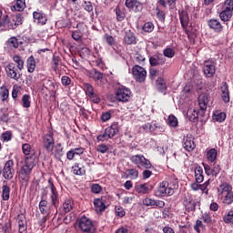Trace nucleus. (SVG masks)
I'll list each match as a JSON object with an SVG mask.
<instances>
[{
	"instance_id": "obj_1",
	"label": "nucleus",
	"mask_w": 233,
	"mask_h": 233,
	"mask_svg": "<svg viewBox=\"0 0 233 233\" xmlns=\"http://www.w3.org/2000/svg\"><path fill=\"white\" fill-rule=\"evenodd\" d=\"M218 194L222 205H232L233 203V190L228 183H223L218 187Z\"/></svg>"
},
{
	"instance_id": "obj_2",
	"label": "nucleus",
	"mask_w": 233,
	"mask_h": 233,
	"mask_svg": "<svg viewBox=\"0 0 233 233\" xmlns=\"http://www.w3.org/2000/svg\"><path fill=\"white\" fill-rule=\"evenodd\" d=\"M177 188V181L174 183L163 181L159 184L157 189L155 192L157 198H166V196H174V190Z\"/></svg>"
},
{
	"instance_id": "obj_3",
	"label": "nucleus",
	"mask_w": 233,
	"mask_h": 233,
	"mask_svg": "<svg viewBox=\"0 0 233 233\" xmlns=\"http://www.w3.org/2000/svg\"><path fill=\"white\" fill-rule=\"evenodd\" d=\"M22 24L23 17L21 16V14L15 15L11 18H9L8 15H5V19L0 22L1 26H5L7 30H15L17 26Z\"/></svg>"
},
{
	"instance_id": "obj_4",
	"label": "nucleus",
	"mask_w": 233,
	"mask_h": 233,
	"mask_svg": "<svg viewBox=\"0 0 233 233\" xmlns=\"http://www.w3.org/2000/svg\"><path fill=\"white\" fill-rule=\"evenodd\" d=\"M130 161L133 165H136L137 168L150 169L152 168V163L143 155H133L130 157Z\"/></svg>"
},
{
	"instance_id": "obj_5",
	"label": "nucleus",
	"mask_w": 233,
	"mask_h": 233,
	"mask_svg": "<svg viewBox=\"0 0 233 233\" xmlns=\"http://www.w3.org/2000/svg\"><path fill=\"white\" fill-rule=\"evenodd\" d=\"M78 227L81 230V232L84 233H96V226L94 225V222L86 216L82 217L79 219Z\"/></svg>"
},
{
	"instance_id": "obj_6",
	"label": "nucleus",
	"mask_w": 233,
	"mask_h": 233,
	"mask_svg": "<svg viewBox=\"0 0 233 233\" xmlns=\"http://www.w3.org/2000/svg\"><path fill=\"white\" fill-rule=\"evenodd\" d=\"M132 97V91L130 88L126 86L118 87L116 92V99L119 103H128Z\"/></svg>"
},
{
	"instance_id": "obj_7",
	"label": "nucleus",
	"mask_w": 233,
	"mask_h": 233,
	"mask_svg": "<svg viewBox=\"0 0 233 233\" xmlns=\"http://www.w3.org/2000/svg\"><path fill=\"white\" fill-rule=\"evenodd\" d=\"M29 159V157H25V165L21 167L19 171L20 182L25 187H28V182L30 181V164L28 163Z\"/></svg>"
},
{
	"instance_id": "obj_8",
	"label": "nucleus",
	"mask_w": 233,
	"mask_h": 233,
	"mask_svg": "<svg viewBox=\"0 0 233 233\" xmlns=\"http://www.w3.org/2000/svg\"><path fill=\"white\" fill-rule=\"evenodd\" d=\"M20 70H23L22 68L17 67V64L11 63L5 66V72L8 77L11 79H15L17 81L21 77V72Z\"/></svg>"
},
{
	"instance_id": "obj_9",
	"label": "nucleus",
	"mask_w": 233,
	"mask_h": 233,
	"mask_svg": "<svg viewBox=\"0 0 233 233\" xmlns=\"http://www.w3.org/2000/svg\"><path fill=\"white\" fill-rule=\"evenodd\" d=\"M133 77L137 83H143L147 79V70L140 66H134L132 68Z\"/></svg>"
},
{
	"instance_id": "obj_10",
	"label": "nucleus",
	"mask_w": 233,
	"mask_h": 233,
	"mask_svg": "<svg viewBox=\"0 0 233 233\" xmlns=\"http://www.w3.org/2000/svg\"><path fill=\"white\" fill-rule=\"evenodd\" d=\"M203 72L206 77H214L216 76V62L206 60L204 62Z\"/></svg>"
},
{
	"instance_id": "obj_11",
	"label": "nucleus",
	"mask_w": 233,
	"mask_h": 233,
	"mask_svg": "<svg viewBox=\"0 0 233 233\" xmlns=\"http://www.w3.org/2000/svg\"><path fill=\"white\" fill-rule=\"evenodd\" d=\"M14 174H15V170H14V161L8 160L5 162L3 168V176L5 179H12V177H14Z\"/></svg>"
},
{
	"instance_id": "obj_12",
	"label": "nucleus",
	"mask_w": 233,
	"mask_h": 233,
	"mask_svg": "<svg viewBox=\"0 0 233 233\" xmlns=\"http://www.w3.org/2000/svg\"><path fill=\"white\" fill-rule=\"evenodd\" d=\"M33 20L34 23H36V25L43 26L44 25H46L48 18H46V15L45 13L37 10L33 13Z\"/></svg>"
},
{
	"instance_id": "obj_13",
	"label": "nucleus",
	"mask_w": 233,
	"mask_h": 233,
	"mask_svg": "<svg viewBox=\"0 0 233 233\" xmlns=\"http://www.w3.org/2000/svg\"><path fill=\"white\" fill-rule=\"evenodd\" d=\"M167 63V58L163 55H154L149 57V65L151 66H163Z\"/></svg>"
},
{
	"instance_id": "obj_14",
	"label": "nucleus",
	"mask_w": 233,
	"mask_h": 233,
	"mask_svg": "<svg viewBox=\"0 0 233 233\" xmlns=\"http://www.w3.org/2000/svg\"><path fill=\"white\" fill-rule=\"evenodd\" d=\"M183 205L187 212H194L196 210V200L191 195H186L183 200Z\"/></svg>"
},
{
	"instance_id": "obj_15",
	"label": "nucleus",
	"mask_w": 233,
	"mask_h": 233,
	"mask_svg": "<svg viewBox=\"0 0 233 233\" xmlns=\"http://www.w3.org/2000/svg\"><path fill=\"white\" fill-rule=\"evenodd\" d=\"M125 5L130 12H140L143 9V5L137 0H126Z\"/></svg>"
},
{
	"instance_id": "obj_16",
	"label": "nucleus",
	"mask_w": 233,
	"mask_h": 233,
	"mask_svg": "<svg viewBox=\"0 0 233 233\" xmlns=\"http://www.w3.org/2000/svg\"><path fill=\"white\" fill-rule=\"evenodd\" d=\"M221 98L224 103L230 102V91L228 90V84L222 82L220 86Z\"/></svg>"
},
{
	"instance_id": "obj_17",
	"label": "nucleus",
	"mask_w": 233,
	"mask_h": 233,
	"mask_svg": "<svg viewBox=\"0 0 233 233\" xmlns=\"http://www.w3.org/2000/svg\"><path fill=\"white\" fill-rule=\"evenodd\" d=\"M56 142L52 135H46L44 137V147L47 152H53Z\"/></svg>"
},
{
	"instance_id": "obj_18",
	"label": "nucleus",
	"mask_w": 233,
	"mask_h": 233,
	"mask_svg": "<svg viewBox=\"0 0 233 233\" xmlns=\"http://www.w3.org/2000/svg\"><path fill=\"white\" fill-rule=\"evenodd\" d=\"M16 223L18 225V232L19 233H27L26 231V218H25V215L20 214L16 217Z\"/></svg>"
},
{
	"instance_id": "obj_19",
	"label": "nucleus",
	"mask_w": 233,
	"mask_h": 233,
	"mask_svg": "<svg viewBox=\"0 0 233 233\" xmlns=\"http://www.w3.org/2000/svg\"><path fill=\"white\" fill-rule=\"evenodd\" d=\"M135 189L138 194H148V192L154 189V186L148 183L138 184L135 187Z\"/></svg>"
},
{
	"instance_id": "obj_20",
	"label": "nucleus",
	"mask_w": 233,
	"mask_h": 233,
	"mask_svg": "<svg viewBox=\"0 0 233 233\" xmlns=\"http://www.w3.org/2000/svg\"><path fill=\"white\" fill-rule=\"evenodd\" d=\"M124 43L125 45H137V40L136 39V35L132 30H127L124 35Z\"/></svg>"
},
{
	"instance_id": "obj_21",
	"label": "nucleus",
	"mask_w": 233,
	"mask_h": 233,
	"mask_svg": "<svg viewBox=\"0 0 233 233\" xmlns=\"http://www.w3.org/2000/svg\"><path fill=\"white\" fill-rule=\"evenodd\" d=\"M94 205L95 210L98 214H101V212H105V210L106 209V204L105 203V199L103 198H95Z\"/></svg>"
},
{
	"instance_id": "obj_22",
	"label": "nucleus",
	"mask_w": 233,
	"mask_h": 233,
	"mask_svg": "<svg viewBox=\"0 0 233 233\" xmlns=\"http://www.w3.org/2000/svg\"><path fill=\"white\" fill-rule=\"evenodd\" d=\"M208 25L209 28H212V30H214V32H217L218 34L223 32V25H221V22H219L218 19H210L208 22Z\"/></svg>"
},
{
	"instance_id": "obj_23",
	"label": "nucleus",
	"mask_w": 233,
	"mask_h": 233,
	"mask_svg": "<svg viewBox=\"0 0 233 233\" xmlns=\"http://www.w3.org/2000/svg\"><path fill=\"white\" fill-rule=\"evenodd\" d=\"M179 19L181 23L182 28L184 30H187V27L188 26V23L190 22V18L188 17V12L183 10L179 13Z\"/></svg>"
},
{
	"instance_id": "obj_24",
	"label": "nucleus",
	"mask_w": 233,
	"mask_h": 233,
	"mask_svg": "<svg viewBox=\"0 0 233 233\" xmlns=\"http://www.w3.org/2000/svg\"><path fill=\"white\" fill-rule=\"evenodd\" d=\"M26 6L25 0H15L13 5H11L12 12H23Z\"/></svg>"
},
{
	"instance_id": "obj_25",
	"label": "nucleus",
	"mask_w": 233,
	"mask_h": 233,
	"mask_svg": "<svg viewBox=\"0 0 233 233\" xmlns=\"http://www.w3.org/2000/svg\"><path fill=\"white\" fill-rule=\"evenodd\" d=\"M51 203L54 205L55 208H57L59 207V195L57 194V189H56V187H51Z\"/></svg>"
},
{
	"instance_id": "obj_26",
	"label": "nucleus",
	"mask_w": 233,
	"mask_h": 233,
	"mask_svg": "<svg viewBox=\"0 0 233 233\" xmlns=\"http://www.w3.org/2000/svg\"><path fill=\"white\" fill-rule=\"evenodd\" d=\"M208 105V96L206 94H201L198 96V106L200 110H207V106Z\"/></svg>"
},
{
	"instance_id": "obj_27",
	"label": "nucleus",
	"mask_w": 233,
	"mask_h": 233,
	"mask_svg": "<svg viewBox=\"0 0 233 233\" xmlns=\"http://www.w3.org/2000/svg\"><path fill=\"white\" fill-rule=\"evenodd\" d=\"M106 131L107 133L108 137L110 139H112V137H114V136H116L117 134V132H119V126H117V124L114 123L110 127H107L106 128Z\"/></svg>"
},
{
	"instance_id": "obj_28",
	"label": "nucleus",
	"mask_w": 233,
	"mask_h": 233,
	"mask_svg": "<svg viewBox=\"0 0 233 233\" xmlns=\"http://www.w3.org/2000/svg\"><path fill=\"white\" fill-rule=\"evenodd\" d=\"M195 179L197 183H203L205 180V176H203V167L200 166L195 168Z\"/></svg>"
},
{
	"instance_id": "obj_29",
	"label": "nucleus",
	"mask_w": 233,
	"mask_h": 233,
	"mask_svg": "<svg viewBox=\"0 0 233 233\" xmlns=\"http://www.w3.org/2000/svg\"><path fill=\"white\" fill-rule=\"evenodd\" d=\"M183 147L185 150H187V152H192L196 148V144L194 143V140L186 137L184 138V144Z\"/></svg>"
},
{
	"instance_id": "obj_30",
	"label": "nucleus",
	"mask_w": 233,
	"mask_h": 233,
	"mask_svg": "<svg viewBox=\"0 0 233 233\" xmlns=\"http://www.w3.org/2000/svg\"><path fill=\"white\" fill-rule=\"evenodd\" d=\"M187 117L189 118V121L197 123L198 119H199V113L194 108H189L187 110Z\"/></svg>"
},
{
	"instance_id": "obj_31",
	"label": "nucleus",
	"mask_w": 233,
	"mask_h": 233,
	"mask_svg": "<svg viewBox=\"0 0 233 233\" xmlns=\"http://www.w3.org/2000/svg\"><path fill=\"white\" fill-rule=\"evenodd\" d=\"M88 76L95 81H101L103 79V73L97 71V69H92L88 71Z\"/></svg>"
},
{
	"instance_id": "obj_32",
	"label": "nucleus",
	"mask_w": 233,
	"mask_h": 233,
	"mask_svg": "<svg viewBox=\"0 0 233 233\" xmlns=\"http://www.w3.org/2000/svg\"><path fill=\"white\" fill-rule=\"evenodd\" d=\"M73 173L76 176H85V174H86V170L85 169V167L80 166L79 164H75V166H73Z\"/></svg>"
},
{
	"instance_id": "obj_33",
	"label": "nucleus",
	"mask_w": 233,
	"mask_h": 233,
	"mask_svg": "<svg viewBox=\"0 0 233 233\" xmlns=\"http://www.w3.org/2000/svg\"><path fill=\"white\" fill-rule=\"evenodd\" d=\"M213 119L218 123H223L227 119V114L221 111H216L213 116Z\"/></svg>"
},
{
	"instance_id": "obj_34",
	"label": "nucleus",
	"mask_w": 233,
	"mask_h": 233,
	"mask_svg": "<svg viewBox=\"0 0 233 233\" xmlns=\"http://www.w3.org/2000/svg\"><path fill=\"white\" fill-rule=\"evenodd\" d=\"M207 159L211 163H214L218 159V150L216 148H211L207 152Z\"/></svg>"
},
{
	"instance_id": "obj_35",
	"label": "nucleus",
	"mask_w": 233,
	"mask_h": 233,
	"mask_svg": "<svg viewBox=\"0 0 233 233\" xmlns=\"http://www.w3.org/2000/svg\"><path fill=\"white\" fill-rule=\"evenodd\" d=\"M2 199L4 201H8V199H10V187L6 184L2 186Z\"/></svg>"
},
{
	"instance_id": "obj_36",
	"label": "nucleus",
	"mask_w": 233,
	"mask_h": 233,
	"mask_svg": "<svg viewBox=\"0 0 233 233\" xmlns=\"http://www.w3.org/2000/svg\"><path fill=\"white\" fill-rule=\"evenodd\" d=\"M157 88L158 92H167V83H165V79L161 77L157 79Z\"/></svg>"
},
{
	"instance_id": "obj_37",
	"label": "nucleus",
	"mask_w": 233,
	"mask_h": 233,
	"mask_svg": "<svg viewBox=\"0 0 233 233\" xmlns=\"http://www.w3.org/2000/svg\"><path fill=\"white\" fill-rule=\"evenodd\" d=\"M127 177H129V179H137L139 177V171L136 168L127 169Z\"/></svg>"
},
{
	"instance_id": "obj_38",
	"label": "nucleus",
	"mask_w": 233,
	"mask_h": 233,
	"mask_svg": "<svg viewBox=\"0 0 233 233\" xmlns=\"http://www.w3.org/2000/svg\"><path fill=\"white\" fill-rule=\"evenodd\" d=\"M223 221L227 225H233V210H229L223 216Z\"/></svg>"
},
{
	"instance_id": "obj_39",
	"label": "nucleus",
	"mask_w": 233,
	"mask_h": 233,
	"mask_svg": "<svg viewBox=\"0 0 233 233\" xmlns=\"http://www.w3.org/2000/svg\"><path fill=\"white\" fill-rule=\"evenodd\" d=\"M10 96V92L8 91V88L5 86H1L0 87V99L2 101H6Z\"/></svg>"
},
{
	"instance_id": "obj_40",
	"label": "nucleus",
	"mask_w": 233,
	"mask_h": 233,
	"mask_svg": "<svg viewBox=\"0 0 233 233\" xmlns=\"http://www.w3.org/2000/svg\"><path fill=\"white\" fill-rule=\"evenodd\" d=\"M232 14L230 11H227L225 9L222 10V12L219 14V17L221 21H230L232 18Z\"/></svg>"
},
{
	"instance_id": "obj_41",
	"label": "nucleus",
	"mask_w": 233,
	"mask_h": 233,
	"mask_svg": "<svg viewBox=\"0 0 233 233\" xmlns=\"http://www.w3.org/2000/svg\"><path fill=\"white\" fill-rule=\"evenodd\" d=\"M72 208H74V202L70 199H66L63 204L64 212L67 214V212H70Z\"/></svg>"
},
{
	"instance_id": "obj_42",
	"label": "nucleus",
	"mask_w": 233,
	"mask_h": 233,
	"mask_svg": "<svg viewBox=\"0 0 233 233\" xmlns=\"http://www.w3.org/2000/svg\"><path fill=\"white\" fill-rule=\"evenodd\" d=\"M201 219L207 225H212L213 223L212 216L210 215V213H207V212L202 213Z\"/></svg>"
},
{
	"instance_id": "obj_43",
	"label": "nucleus",
	"mask_w": 233,
	"mask_h": 233,
	"mask_svg": "<svg viewBox=\"0 0 233 233\" xmlns=\"http://www.w3.org/2000/svg\"><path fill=\"white\" fill-rule=\"evenodd\" d=\"M59 61H61V57L54 56L52 58V69L54 72H57V69L59 68Z\"/></svg>"
},
{
	"instance_id": "obj_44",
	"label": "nucleus",
	"mask_w": 233,
	"mask_h": 233,
	"mask_svg": "<svg viewBox=\"0 0 233 233\" xmlns=\"http://www.w3.org/2000/svg\"><path fill=\"white\" fill-rule=\"evenodd\" d=\"M163 55L165 57H168L169 59H172V57H174V56H176V51H174V49H172L170 47H167L163 50Z\"/></svg>"
},
{
	"instance_id": "obj_45",
	"label": "nucleus",
	"mask_w": 233,
	"mask_h": 233,
	"mask_svg": "<svg viewBox=\"0 0 233 233\" xmlns=\"http://www.w3.org/2000/svg\"><path fill=\"white\" fill-rule=\"evenodd\" d=\"M224 10L233 14V0H226L224 2Z\"/></svg>"
},
{
	"instance_id": "obj_46",
	"label": "nucleus",
	"mask_w": 233,
	"mask_h": 233,
	"mask_svg": "<svg viewBox=\"0 0 233 233\" xmlns=\"http://www.w3.org/2000/svg\"><path fill=\"white\" fill-rule=\"evenodd\" d=\"M167 123H168L169 127H177V123H178L177 118L174 115H171L167 118Z\"/></svg>"
},
{
	"instance_id": "obj_47",
	"label": "nucleus",
	"mask_w": 233,
	"mask_h": 233,
	"mask_svg": "<svg viewBox=\"0 0 233 233\" xmlns=\"http://www.w3.org/2000/svg\"><path fill=\"white\" fill-rule=\"evenodd\" d=\"M22 105L24 108H30V96L24 95L22 97Z\"/></svg>"
},
{
	"instance_id": "obj_48",
	"label": "nucleus",
	"mask_w": 233,
	"mask_h": 233,
	"mask_svg": "<svg viewBox=\"0 0 233 233\" xmlns=\"http://www.w3.org/2000/svg\"><path fill=\"white\" fill-rule=\"evenodd\" d=\"M7 43L11 48H17V46H19V42L17 41L16 37L9 38Z\"/></svg>"
},
{
	"instance_id": "obj_49",
	"label": "nucleus",
	"mask_w": 233,
	"mask_h": 233,
	"mask_svg": "<svg viewBox=\"0 0 233 233\" xmlns=\"http://www.w3.org/2000/svg\"><path fill=\"white\" fill-rule=\"evenodd\" d=\"M201 228H205V224H203V221L198 219L194 226V230L198 233H201Z\"/></svg>"
},
{
	"instance_id": "obj_50",
	"label": "nucleus",
	"mask_w": 233,
	"mask_h": 233,
	"mask_svg": "<svg viewBox=\"0 0 233 233\" xmlns=\"http://www.w3.org/2000/svg\"><path fill=\"white\" fill-rule=\"evenodd\" d=\"M85 89H86V96H94V94H96L94 92V86H92V85L90 84H85Z\"/></svg>"
},
{
	"instance_id": "obj_51",
	"label": "nucleus",
	"mask_w": 233,
	"mask_h": 233,
	"mask_svg": "<svg viewBox=\"0 0 233 233\" xmlns=\"http://www.w3.org/2000/svg\"><path fill=\"white\" fill-rule=\"evenodd\" d=\"M101 190H103V187L99 184H93L91 186V192H93V194H100Z\"/></svg>"
},
{
	"instance_id": "obj_52",
	"label": "nucleus",
	"mask_w": 233,
	"mask_h": 233,
	"mask_svg": "<svg viewBox=\"0 0 233 233\" xmlns=\"http://www.w3.org/2000/svg\"><path fill=\"white\" fill-rule=\"evenodd\" d=\"M96 139L97 141H108V139H110V137H108L106 129H105L103 134L98 135Z\"/></svg>"
},
{
	"instance_id": "obj_53",
	"label": "nucleus",
	"mask_w": 233,
	"mask_h": 233,
	"mask_svg": "<svg viewBox=\"0 0 233 233\" xmlns=\"http://www.w3.org/2000/svg\"><path fill=\"white\" fill-rule=\"evenodd\" d=\"M143 30H144V32H147V33L153 32L154 31V24H152L151 22L146 23L143 26Z\"/></svg>"
},
{
	"instance_id": "obj_54",
	"label": "nucleus",
	"mask_w": 233,
	"mask_h": 233,
	"mask_svg": "<svg viewBox=\"0 0 233 233\" xmlns=\"http://www.w3.org/2000/svg\"><path fill=\"white\" fill-rule=\"evenodd\" d=\"M13 59H14L15 63H16V66H17L18 68H22V69H23V66H24L25 63L23 62V60L21 59V57H19V56H15L13 57Z\"/></svg>"
},
{
	"instance_id": "obj_55",
	"label": "nucleus",
	"mask_w": 233,
	"mask_h": 233,
	"mask_svg": "<svg viewBox=\"0 0 233 233\" xmlns=\"http://www.w3.org/2000/svg\"><path fill=\"white\" fill-rule=\"evenodd\" d=\"M143 205L146 207H156V200L152 198H145L143 200Z\"/></svg>"
},
{
	"instance_id": "obj_56",
	"label": "nucleus",
	"mask_w": 233,
	"mask_h": 233,
	"mask_svg": "<svg viewBox=\"0 0 233 233\" xmlns=\"http://www.w3.org/2000/svg\"><path fill=\"white\" fill-rule=\"evenodd\" d=\"M21 92V86H14L12 91V97L13 99H17V95Z\"/></svg>"
},
{
	"instance_id": "obj_57",
	"label": "nucleus",
	"mask_w": 233,
	"mask_h": 233,
	"mask_svg": "<svg viewBox=\"0 0 233 233\" xmlns=\"http://www.w3.org/2000/svg\"><path fill=\"white\" fill-rule=\"evenodd\" d=\"M83 8L86 12H94V5H92V2H85L83 5Z\"/></svg>"
},
{
	"instance_id": "obj_58",
	"label": "nucleus",
	"mask_w": 233,
	"mask_h": 233,
	"mask_svg": "<svg viewBox=\"0 0 233 233\" xmlns=\"http://www.w3.org/2000/svg\"><path fill=\"white\" fill-rule=\"evenodd\" d=\"M96 150L100 152V154H106L108 152V147L105 144L98 145Z\"/></svg>"
},
{
	"instance_id": "obj_59",
	"label": "nucleus",
	"mask_w": 233,
	"mask_h": 233,
	"mask_svg": "<svg viewBox=\"0 0 233 233\" xmlns=\"http://www.w3.org/2000/svg\"><path fill=\"white\" fill-rule=\"evenodd\" d=\"M81 37H83V33H81V31H75L72 33V38L75 41H81Z\"/></svg>"
},
{
	"instance_id": "obj_60",
	"label": "nucleus",
	"mask_w": 233,
	"mask_h": 233,
	"mask_svg": "<svg viewBox=\"0 0 233 233\" xmlns=\"http://www.w3.org/2000/svg\"><path fill=\"white\" fill-rule=\"evenodd\" d=\"M212 171H213V176H215V177H218V174H219V172H221V166L215 163L213 165Z\"/></svg>"
},
{
	"instance_id": "obj_61",
	"label": "nucleus",
	"mask_w": 233,
	"mask_h": 233,
	"mask_svg": "<svg viewBox=\"0 0 233 233\" xmlns=\"http://www.w3.org/2000/svg\"><path fill=\"white\" fill-rule=\"evenodd\" d=\"M61 82H62V85H64V86H68V85L72 83V79H70V77L67 76H64L61 78Z\"/></svg>"
},
{
	"instance_id": "obj_62",
	"label": "nucleus",
	"mask_w": 233,
	"mask_h": 233,
	"mask_svg": "<svg viewBox=\"0 0 233 233\" xmlns=\"http://www.w3.org/2000/svg\"><path fill=\"white\" fill-rule=\"evenodd\" d=\"M2 139L3 141H10L12 139V132L5 131L2 134Z\"/></svg>"
},
{
	"instance_id": "obj_63",
	"label": "nucleus",
	"mask_w": 233,
	"mask_h": 233,
	"mask_svg": "<svg viewBox=\"0 0 233 233\" xmlns=\"http://www.w3.org/2000/svg\"><path fill=\"white\" fill-rule=\"evenodd\" d=\"M23 154L25 156H30V145L29 144H24L22 146Z\"/></svg>"
},
{
	"instance_id": "obj_64",
	"label": "nucleus",
	"mask_w": 233,
	"mask_h": 233,
	"mask_svg": "<svg viewBox=\"0 0 233 233\" xmlns=\"http://www.w3.org/2000/svg\"><path fill=\"white\" fill-rule=\"evenodd\" d=\"M110 117H112V114H110V111L105 112L101 116V119L104 123L108 121Z\"/></svg>"
}]
</instances>
